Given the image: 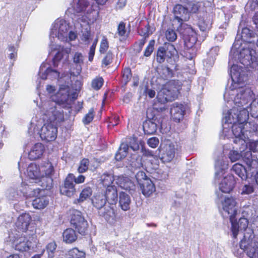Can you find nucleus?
I'll list each match as a JSON object with an SVG mask.
<instances>
[{"instance_id":"obj_1","label":"nucleus","mask_w":258,"mask_h":258,"mask_svg":"<svg viewBox=\"0 0 258 258\" xmlns=\"http://www.w3.org/2000/svg\"><path fill=\"white\" fill-rule=\"evenodd\" d=\"M232 83L224 94V99L228 103L232 102L238 105H244L251 101L253 93L248 86L243 85L247 77L245 69L237 64H233L230 70Z\"/></svg>"},{"instance_id":"obj_2","label":"nucleus","mask_w":258,"mask_h":258,"mask_svg":"<svg viewBox=\"0 0 258 258\" xmlns=\"http://www.w3.org/2000/svg\"><path fill=\"white\" fill-rule=\"evenodd\" d=\"M243 107V110H239L237 108L233 107L223 118L222 133L224 136L228 137L230 135V128L235 137L233 142L236 144L246 146V139L248 135L245 133L244 123L248 118V111Z\"/></svg>"},{"instance_id":"obj_3","label":"nucleus","mask_w":258,"mask_h":258,"mask_svg":"<svg viewBox=\"0 0 258 258\" xmlns=\"http://www.w3.org/2000/svg\"><path fill=\"white\" fill-rule=\"evenodd\" d=\"M251 35V31L248 28L242 29L241 39L238 36L236 38L230 51V57L239 60L244 66L253 68L257 62V58L254 49V44L248 40Z\"/></svg>"},{"instance_id":"obj_4","label":"nucleus","mask_w":258,"mask_h":258,"mask_svg":"<svg viewBox=\"0 0 258 258\" xmlns=\"http://www.w3.org/2000/svg\"><path fill=\"white\" fill-rule=\"evenodd\" d=\"M69 25L66 20L62 19H57L52 25L50 32V43L49 44V50L51 52L57 51L53 59L54 67H57L58 62L61 60L66 62L69 59V54L71 52L70 48H64L60 45L57 44L55 40L54 42L51 38L56 37L57 39L63 42L68 41V31Z\"/></svg>"},{"instance_id":"obj_5","label":"nucleus","mask_w":258,"mask_h":258,"mask_svg":"<svg viewBox=\"0 0 258 258\" xmlns=\"http://www.w3.org/2000/svg\"><path fill=\"white\" fill-rule=\"evenodd\" d=\"M219 207L222 216L230 219L232 235L233 238L236 239L239 232L246 230L248 224V220L245 218H240L238 221L235 220L238 210L236 198L229 196L222 197Z\"/></svg>"},{"instance_id":"obj_6","label":"nucleus","mask_w":258,"mask_h":258,"mask_svg":"<svg viewBox=\"0 0 258 258\" xmlns=\"http://www.w3.org/2000/svg\"><path fill=\"white\" fill-rule=\"evenodd\" d=\"M68 86L61 85L56 96L52 97V101L47 100L43 103L40 108V114L43 121L59 122L63 120V115L58 110L57 105L66 102L69 98Z\"/></svg>"},{"instance_id":"obj_7","label":"nucleus","mask_w":258,"mask_h":258,"mask_svg":"<svg viewBox=\"0 0 258 258\" xmlns=\"http://www.w3.org/2000/svg\"><path fill=\"white\" fill-rule=\"evenodd\" d=\"M68 11L74 14L83 13L78 19V22L83 23V25L87 26L94 24L99 15L98 6L89 0H74Z\"/></svg>"},{"instance_id":"obj_8","label":"nucleus","mask_w":258,"mask_h":258,"mask_svg":"<svg viewBox=\"0 0 258 258\" xmlns=\"http://www.w3.org/2000/svg\"><path fill=\"white\" fill-rule=\"evenodd\" d=\"M54 172L52 164L49 161H45L40 165L35 163L30 164L27 170V176L35 182H41V186L49 189L52 186L51 175Z\"/></svg>"},{"instance_id":"obj_9","label":"nucleus","mask_w":258,"mask_h":258,"mask_svg":"<svg viewBox=\"0 0 258 258\" xmlns=\"http://www.w3.org/2000/svg\"><path fill=\"white\" fill-rule=\"evenodd\" d=\"M57 123L50 121H43V124L41 126L42 122L41 120L35 123L34 121L31 123V126L29 130L32 128L35 132L38 131L41 140L45 142H52L54 141L57 135Z\"/></svg>"},{"instance_id":"obj_10","label":"nucleus","mask_w":258,"mask_h":258,"mask_svg":"<svg viewBox=\"0 0 258 258\" xmlns=\"http://www.w3.org/2000/svg\"><path fill=\"white\" fill-rule=\"evenodd\" d=\"M21 191L27 198L35 197L32 201V206L35 209H44L49 203V199L44 195L43 190L36 189L32 190L29 186L25 185L24 189H21Z\"/></svg>"},{"instance_id":"obj_11","label":"nucleus","mask_w":258,"mask_h":258,"mask_svg":"<svg viewBox=\"0 0 258 258\" xmlns=\"http://www.w3.org/2000/svg\"><path fill=\"white\" fill-rule=\"evenodd\" d=\"M245 147L241 145L239 149L240 153L235 150L230 151L228 154V157L232 162H236L242 158L247 166L248 171H250L252 169L257 167L258 162L253 159L250 151H245Z\"/></svg>"},{"instance_id":"obj_12","label":"nucleus","mask_w":258,"mask_h":258,"mask_svg":"<svg viewBox=\"0 0 258 258\" xmlns=\"http://www.w3.org/2000/svg\"><path fill=\"white\" fill-rule=\"evenodd\" d=\"M101 180L102 184L107 188L112 186L114 180L121 188L126 190H133L135 188L134 183L127 177L121 176L115 178L111 174L106 173L101 176Z\"/></svg>"},{"instance_id":"obj_13","label":"nucleus","mask_w":258,"mask_h":258,"mask_svg":"<svg viewBox=\"0 0 258 258\" xmlns=\"http://www.w3.org/2000/svg\"><path fill=\"white\" fill-rule=\"evenodd\" d=\"M247 230L243 239L240 242V247L246 252L249 257H255L258 255V242L253 241L254 236L252 230Z\"/></svg>"},{"instance_id":"obj_14","label":"nucleus","mask_w":258,"mask_h":258,"mask_svg":"<svg viewBox=\"0 0 258 258\" xmlns=\"http://www.w3.org/2000/svg\"><path fill=\"white\" fill-rule=\"evenodd\" d=\"M175 83L174 81H169L162 87L157 96L159 102L164 103L168 101H172L176 97L179 86H176Z\"/></svg>"},{"instance_id":"obj_15","label":"nucleus","mask_w":258,"mask_h":258,"mask_svg":"<svg viewBox=\"0 0 258 258\" xmlns=\"http://www.w3.org/2000/svg\"><path fill=\"white\" fill-rule=\"evenodd\" d=\"M7 242L12 245L18 251H27L30 248L31 242L22 234L18 233L17 231L12 232L9 234Z\"/></svg>"},{"instance_id":"obj_16","label":"nucleus","mask_w":258,"mask_h":258,"mask_svg":"<svg viewBox=\"0 0 258 258\" xmlns=\"http://www.w3.org/2000/svg\"><path fill=\"white\" fill-rule=\"evenodd\" d=\"M71 223L81 234H84L87 230V221L85 219L82 213L77 210L72 211Z\"/></svg>"},{"instance_id":"obj_17","label":"nucleus","mask_w":258,"mask_h":258,"mask_svg":"<svg viewBox=\"0 0 258 258\" xmlns=\"http://www.w3.org/2000/svg\"><path fill=\"white\" fill-rule=\"evenodd\" d=\"M161 160L163 162L171 161L175 156V145L169 141L162 143L160 147Z\"/></svg>"},{"instance_id":"obj_18","label":"nucleus","mask_w":258,"mask_h":258,"mask_svg":"<svg viewBox=\"0 0 258 258\" xmlns=\"http://www.w3.org/2000/svg\"><path fill=\"white\" fill-rule=\"evenodd\" d=\"M174 21H177L179 27L182 26L183 22L186 21L189 18L188 10L181 5H176L173 8Z\"/></svg>"},{"instance_id":"obj_19","label":"nucleus","mask_w":258,"mask_h":258,"mask_svg":"<svg viewBox=\"0 0 258 258\" xmlns=\"http://www.w3.org/2000/svg\"><path fill=\"white\" fill-rule=\"evenodd\" d=\"M31 217L28 213H23L17 218L15 227L18 233L26 232L31 222Z\"/></svg>"},{"instance_id":"obj_20","label":"nucleus","mask_w":258,"mask_h":258,"mask_svg":"<svg viewBox=\"0 0 258 258\" xmlns=\"http://www.w3.org/2000/svg\"><path fill=\"white\" fill-rule=\"evenodd\" d=\"M74 176L72 174H69L64 180V184L60 186V192L62 195L68 197H72L76 191L73 183Z\"/></svg>"},{"instance_id":"obj_21","label":"nucleus","mask_w":258,"mask_h":258,"mask_svg":"<svg viewBox=\"0 0 258 258\" xmlns=\"http://www.w3.org/2000/svg\"><path fill=\"white\" fill-rule=\"evenodd\" d=\"M223 178L219 183L220 190L225 193H229L232 191L236 183L234 176L231 174H228Z\"/></svg>"},{"instance_id":"obj_22","label":"nucleus","mask_w":258,"mask_h":258,"mask_svg":"<svg viewBox=\"0 0 258 258\" xmlns=\"http://www.w3.org/2000/svg\"><path fill=\"white\" fill-rule=\"evenodd\" d=\"M38 75L41 79L44 80L47 78L57 79L59 76V73L49 68L47 63L43 62L40 67Z\"/></svg>"},{"instance_id":"obj_23","label":"nucleus","mask_w":258,"mask_h":258,"mask_svg":"<svg viewBox=\"0 0 258 258\" xmlns=\"http://www.w3.org/2000/svg\"><path fill=\"white\" fill-rule=\"evenodd\" d=\"M181 33L183 35L185 46L187 49L192 48L197 40L196 33L189 27H187L184 31Z\"/></svg>"},{"instance_id":"obj_24","label":"nucleus","mask_w":258,"mask_h":258,"mask_svg":"<svg viewBox=\"0 0 258 258\" xmlns=\"http://www.w3.org/2000/svg\"><path fill=\"white\" fill-rule=\"evenodd\" d=\"M185 111V106L181 104L175 103L172 104L170 109V113L173 119L176 121H179L183 117Z\"/></svg>"},{"instance_id":"obj_25","label":"nucleus","mask_w":258,"mask_h":258,"mask_svg":"<svg viewBox=\"0 0 258 258\" xmlns=\"http://www.w3.org/2000/svg\"><path fill=\"white\" fill-rule=\"evenodd\" d=\"M175 52V49L172 45H168L167 49L163 47H159L157 51V60L159 62L162 63L164 61L166 56L170 57Z\"/></svg>"},{"instance_id":"obj_26","label":"nucleus","mask_w":258,"mask_h":258,"mask_svg":"<svg viewBox=\"0 0 258 258\" xmlns=\"http://www.w3.org/2000/svg\"><path fill=\"white\" fill-rule=\"evenodd\" d=\"M215 179L219 180L225 174V170L228 169V162L222 158L215 162Z\"/></svg>"},{"instance_id":"obj_27","label":"nucleus","mask_w":258,"mask_h":258,"mask_svg":"<svg viewBox=\"0 0 258 258\" xmlns=\"http://www.w3.org/2000/svg\"><path fill=\"white\" fill-rule=\"evenodd\" d=\"M254 98V95L253 94V98L252 100L247 102L245 105H238V104H236V103H234L236 106H234V107L237 108L239 110H243V107H245V110H247L248 111V114L250 113L251 116L252 117H254V119H257L258 117V104H256L252 101H253Z\"/></svg>"},{"instance_id":"obj_28","label":"nucleus","mask_w":258,"mask_h":258,"mask_svg":"<svg viewBox=\"0 0 258 258\" xmlns=\"http://www.w3.org/2000/svg\"><path fill=\"white\" fill-rule=\"evenodd\" d=\"M45 148L42 144L36 143L32 147L29 153V158L32 160L39 159L42 157Z\"/></svg>"},{"instance_id":"obj_29","label":"nucleus","mask_w":258,"mask_h":258,"mask_svg":"<svg viewBox=\"0 0 258 258\" xmlns=\"http://www.w3.org/2000/svg\"><path fill=\"white\" fill-rule=\"evenodd\" d=\"M142 192L146 197H149L155 191L154 184L150 179H147L140 183Z\"/></svg>"},{"instance_id":"obj_30","label":"nucleus","mask_w":258,"mask_h":258,"mask_svg":"<svg viewBox=\"0 0 258 258\" xmlns=\"http://www.w3.org/2000/svg\"><path fill=\"white\" fill-rule=\"evenodd\" d=\"M104 196L106 201L110 205H115L117 201V191L116 187L113 185L107 187Z\"/></svg>"},{"instance_id":"obj_31","label":"nucleus","mask_w":258,"mask_h":258,"mask_svg":"<svg viewBox=\"0 0 258 258\" xmlns=\"http://www.w3.org/2000/svg\"><path fill=\"white\" fill-rule=\"evenodd\" d=\"M106 199L104 195L97 193L94 195L92 199V203L97 209H101L106 204Z\"/></svg>"},{"instance_id":"obj_32","label":"nucleus","mask_w":258,"mask_h":258,"mask_svg":"<svg viewBox=\"0 0 258 258\" xmlns=\"http://www.w3.org/2000/svg\"><path fill=\"white\" fill-rule=\"evenodd\" d=\"M63 240L67 243H71L77 239L76 231L72 228L66 229L62 234Z\"/></svg>"},{"instance_id":"obj_33","label":"nucleus","mask_w":258,"mask_h":258,"mask_svg":"<svg viewBox=\"0 0 258 258\" xmlns=\"http://www.w3.org/2000/svg\"><path fill=\"white\" fill-rule=\"evenodd\" d=\"M119 202L122 210L126 211L130 209L131 200L127 194L124 192H120Z\"/></svg>"},{"instance_id":"obj_34","label":"nucleus","mask_w":258,"mask_h":258,"mask_svg":"<svg viewBox=\"0 0 258 258\" xmlns=\"http://www.w3.org/2000/svg\"><path fill=\"white\" fill-rule=\"evenodd\" d=\"M232 170L242 180L247 178V170L241 164L236 163L232 166Z\"/></svg>"},{"instance_id":"obj_35","label":"nucleus","mask_w":258,"mask_h":258,"mask_svg":"<svg viewBox=\"0 0 258 258\" xmlns=\"http://www.w3.org/2000/svg\"><path fill=\"white\" fill-rule=\"evenodd\" d=\"M114 206L110 205V206L105 208V211L103 214V216L106 220L110 223L113 222L116 217Z\"/></svg>"},{"instance_id":"obj_36","label":"nucleus","mask_w":258,"mask_h":258,"mask_svg":"<svg viewBox=\"0 0 258 258\" xmlns=\"http://www.w3.org/2000/svg\"><path fill=\"white\" fill-rule=\"evenodd\" d=\"M258 119H254L253 120L249 122H245L244 123L245 133L249 134L250 133L255 132L258 131Z\"/></svg>"},{"instance_id":"obj_37","label":"nucleus","mask_w":258,"mask_h":258,"mask_svg":"<svg viewBox=\"0 0 258 258\" xmlns=\"http://www.w3.org/2000/svg\"><path fill=\"white\" fill-rule=\"evenodd\" d=\"M128 146L126 144L122 143L115 155V158L117 161H120L127 155Z\"/></svg>"},{"instance_id":"obj_38","label":"nucleus","mask_w":258,"mask_h":258,"mask_svg":"<svg viewBox=\"0 0 258 258\" xmlns=\"http://www.w3.org/2000/svg\"><path fill=\"white\" fill-rule=\"evenodd\" d=\"M85 253L77 248H74L68 251V258H85Z\"/></svg>"},{"instance_id":"obj_39","label":"nucleus","mask_w":258,"mask_h":258,"mask_svg":"<svg viewBox=\"0 0 258 258\" xmlns=\"http://www.w3.org/2000/svg\"><path fill=\"white\" fill-rule=\"evenodd\" d=\"M63 85L66 87L68 86L69 90V96L71 94L73 95V97H74L75 96V94H76L77 92L79 91L81 88L82 83V82L80 80H76L74 84L72 85V90L70 89L69 85H64V84H61L60 86ZM60 86H59L60 87Z\"/></svg>"},{"instance_id":"obj_40","label":"nucleus","mask_w":258,"mask_h":258,"mask_svg":"<svg viewBox=\"0 0 258 258\" xmlns=\"http://www.w3.org/2000/svg\"><path fill=\"white\" fill-rule=\"evenodd\" d=\"M143 128L146 134L151 135L156 132L157 125L155 123L149 121L144 124Z\"/></svg>"},{"instance_id":"obj_41","label":"nucleus","mask_w":258,"mask_h":258,"mask_svg":"<svg viewBox=\"0 0 258 258\" xmlns=\"http://www.w3.org/2000/svg\"><path fill=\"white\" fill-rule=\"evenodd\" d=\"M92 194V190L90 187H85L81 191L78 201L82 202L89 198Z\"/></svg>"},{"instance_id":"obj_42","label":"nucleus","mask_w":258,"mask_h":258,"mask_svg":"<svg viewBox=\"0 0 258 258\" xmlns=\"http://www.w3.org/2000/svg\"><path fill=\"white\" fill-rule=\"evenodd\" d=\"M56 244L54 242L49 243L46 246V252L48 254V258H53L54 253L56 248Z\"/></svg>"},{"instance_id":"obj_43","label":"nucleus","mask_w":258,"mask_h":258,"mask_svg":"<svg viewBox=\"0 0 258 258\" xmlns=\"http://www.w3.org/2000/svg\"><path fill=\"white\" fill-rule=\"evenodd\" d=\"M80 24V26L81 27H85L84 29L86 31L83 34L82 36V40L84 41L86 44L89 43V40L90 37V25H88V26H85L83 23L79 22Z\"/></svg>"},{"instance_id":"obj_44","label":"nucleus","mask_w":258,"mask_h":258,"mask_svg":"<svg viewBox=\"0 0 258 258\" xmlns=\"http://www.w3.org/2000/svg\"><path fill=\"white\" fill-rule=\"evenodd\" d=\"M240 190L242 195H249L254 192V188L252 184L248 183L243 185Z\"/></svg>"},{"instance_id":"obj_45","label":"nucleus","mask_w":258,"mask_h":258,"mask_svg":"<svg viewBox=\"0 0 258 258\" xmlns=\"http://www.w3.org/2000/svg\"><path fill=\"white\" fill-rule=\"evenodd\" d=\"M246 146L245 148L246 151H252L253 152H258V141L251 140L248 143V149H247V143L246 142ZM251 153V152H250Z\"/></svg>"},{"instance_id":"obj_46","label":"nucleus","mask_w":258,"mask_h":258,"mask_svg":"<svg viewBox=\"0 0 258 258\" xmlns=\"http://www.w3.org/2000/svg\"><path fill=\"white\" fill-rule=\"evenodd\" d=\"M103 84V79L102 77H96L94 79L91 83L92 87L96 90H98L100 89L102 86Z\"/></svg>"},{"instance_id":"obj_47","label":"nucleus","mask_w":258,"mask_h":258,"mask_svg":"<svg viewBox=\"0 0 258 258\" xmlns=\"http://www.w3.org/2000/svg\"><path fill=\"white\" fill-rule=\"evenodd\" d=\"M219 50V48L218 47H214L213 48H212L211 49V50H210V52H209V55H211L212 56V60L210 61V63L209 64V66H208V63L207 61H204V66L207 67V68H209V67L210 66H212L213 63H214V57L217 55L218 54V52Z\"/></svg>"},{"instance_id":"obj_48","label":"nucleus","mask_w":258,"mask_h":258,"mask_svg":"<svg viewBox=\"0 0 258 258\" xmlns=\"http://www.w3.org/2000/svg\"><path fill=\"white\" fill-rule=\"evenodd\" d=\"M89 161L87 159H83L80 162L78 170L80 173H83L87 170Z\"/></svg>"},{"instance_id":"obj_49","label":"nucleus","mask_w":258,"mask_h":258,"mask_svg":"<svg viewBox=\"0 0 258 258\" xmlns=\"http://www.w3.org/2000/svg\"><path fill=\"white\" fill-rule=\"evenodd\" d=\"M94 118V110L91 108L87 114L84 116L83 122L84 124H88L90 123Z\"/></svg>"},{"instance_id":"obj_50","label":"nucleus","mask_w":258,"mask_h":258,"mask_svg":"<svg viewBox=\"0 0 258 258\" xmlns=\"http://www.w3.org/2000/svg\"><path fill=\"white\" fill-rule=\"evenodd\" d=\"M155 43V42L154 40H151L150 41L148 46H147L144 51L145 56H149L151 54L154 50V46Z\"/></svg>"},{"instance_id":"obj_51","label":"nucleus","mask_w":258,"mask_h":258,"mask_svg":"<svg viewBox=\"0 0 258 258\" xmlns=\"http://www.w3.org/2000/svg\"><path fill=\"white\" fill-rule=\"evenodd\" d=\"M165 36L167 39L171 42L175 41L177 38L176 33L172 29H168L166 32Z\"/></svg>"},{"instance_id":"obj_52","label":"nucleus","mask_w":258,"mask_h":258,"mask_svg":"<svg viewBox=\"0 0 258 258\" xmlns=\"http://www.w3.org/2000/svg\"><path fill=\"white\" fill-rule=\"evenodd\" d=\"M131 165L134 168H140L143 165L141 158L140 156H138L136 159L135 157L133 158Z\"/></svg>"},{"instance_id":"obj_53","label":"nucleus","mask_w":258,"mask_h":258,"mask_svg":"<svg viewBox=\"0 0 258 258\" xmlns=\"http://www.w3.org/2000/svg\"><path fill=\"white\" fill-rule=\"evenodd\" d=\"M108 48V43L107 41V39L105 37H103L101 40L99 51L100 53H105Z\"/></svg>"},{"instance_id":"obj_54","label":"nucleus","mask_w":258,"mask_h":258,"mask_svg":"<svg viewBox=\"0 0 258 258\" xmlns=\"http://www.w3.org/2000/svg\"><path fill=\"white\" fill-rule=\"evenodd\" d=\"M113 59V54L110 51H108L102 60V64L107 66L111 63Z\"/></svg>"},{"instance_id":"obj_55","label":"nucleus","mask_w":258,"mask_h":258,"mask_svg":"<svg viewBox=\"0 0 258 258\" xmlns=\"http://www.w3.org/2000/svg\"><path fill=\"white\" fill-rule=\"evenodd\" d=\"M8 51L10 52L9 57L11 59L15 60L17 55V50L15 47L14 46H10L9 47Z\"/></svg>"},{"instance_id":"obj_56","label":"nucleus","mask_w":258,"mask_h":258,"mask_svg":"<svg viewBox=\"0 0 258 258\" xmlns=\"http://www.w3.org/2000/svg\"><path fill=\"white\" fill-rule=\"evenodd\" d=\"M159 140L156 137L151 138L148 141V145L152 148H155L157 147L159 144Z\"/></svg>"},{"instance_id":"obj_57","label":"nucleus","mask_w":258,"mask_h":258,"mask_svg":"<svg viewBox=\"0 0 258 258\" xmlns=\"http://www.w3.org/2000/svg\"><path fill=\"white\" fill-rule=\"evenodd\" d=\"M136 177L138 181L140 183L142 182L143 181L147 179H149L145 173L143 171H140L137 172L136 175Z\"/></svg>"},{"instance_id":"obj_58","label":"nucleus","mask_w":258,"mask_h":258,"mask_svg":"<svg viewBox=\"0 0 258 258\" xmlns=\"http://www.w3.org/2000/svg\"><path fill=\"white\" fill-rule=\"evenodd\" d=\"M46 90L49 94L51 99V101H52V97L56 95L58 92L59 91V89L56 92V93H55V89L54 86L51 85H47L46 87Z\"/></svg>"},{"instance_id":"obj_59","label":"nucleus","mask_w":258,"mask_h":258,"mask_svg":"<svg viewBox=\"0 0 258 258\" xmlns=\"http://www.w3.org/2000/svg\"><path fill=\"white\" fill-rule=\"evenodd\" d=\"M117 33L120 36H125L126 34L125 25L123 23L121 22L119 24L117 29Z\"/></svg>"},{"instance_id":"obj_60","label":"nucleus","mask_w":258,"mask_h":258,"mask_svg":"<svg viewBox=\"0 0 258 258\" xmlns=\"http://www.w3.org/2000/svg\"><path fill=\"white\" fill-rule=\"evenodd\" d=\"M75 63L80 64L83 62V56L81 53L76 52L73 58Z\"/></svg>"},{"instance_id":"obj_61","label":"nucleus","mask_w":258,"mask_h":258,"mask_svg":"<svg viewBox=\"0 0 258 258\" xmlns=\"http://www.w3.org/2000/svg\"><path fill=\"white\" fill-rule=\"evenodd\" d=\"M131 77V70L128 68H125L124 69L123 72V78L125 81H128V80Z\"/></svg>"},{"instance_id":"obj_62","label":"nucleus","mask_w":258,"mask_h":258,"mask_svg":"<svg viewBox=\"0 0 258 258\" xmlns=\"http://www.w3.org/2000/svg\"><path fill=\"white\" fill-rule=\"evenodd\" d=\"M249 7L252 10H254L258 8V0H250L248 2Z\"/></svg>"},{"instance_id":"obj_63","label":"nucleus","mask_w":258,"mask_h":258,"mask_svg":"<svg viewBox=\"0 0 258 258\" xmlns=\"http://www.w3.org/2000/svg\"><path fill=\"white\" fill-rule=\"evenodd\" d=\"M201 5L202 3L199 2L193 4L191 8V11L193 13H196L199 10Z\"/></svg>"},{"instance_id":"obj_64","label":"nucleus","mask_w":258,"mask_h":258,"mask_svg":"<svg viewBox=\"0 0 258 258\" xmlns=\"http://www.w3.org/2000/svg\"><path fill=\"white\" fill-rule=\"evenodd\" d=\"M85 176L82 175H79L77 177H75L74 176V181L76 183L79 184L84 182L85 180Z\"/></svg>"}]
</instances>
